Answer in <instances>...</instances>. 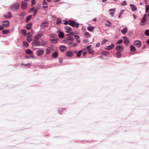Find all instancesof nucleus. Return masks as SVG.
<instances>
[{
    "label": "nucleus",
    "mask_w": 149,
    "mask_h": 149,
    "mask_svg": "<svg viewBox=\"0 0 149 149\" xmlns=\"http://www.w3.org/2000/svg\"><path fill=\"white\" fill-rule=\"evenodd\" d=\"M115 10L116 9L115 8L109 9V11L110 12V14L111 15L112 17L113 16Z\"/></svg>",
    "instance_id": "nucleus-22"
},
{
    "label": "nucleus",
    "mask_w": 149,
    "mask_h": 149,
    "mask_svg": "<svg viewBox=\"0 0 149 149\" xmlns=\"http://www.w3.org/2000/svg\"><path fill=\"white\" fill-rule=\"evenodd\" d=\"M65 30L66 33H70L72 31V29L70 27L66 26L65 27Z\"/></svg>",
    "instance_id": "nucleus-12"
},
{
    "label": "nucleus",
    "mask_w": 149,
    "mask_h": 149,
    "mask_svg": "<svg viewBox=\"0 0 149 149\" xmlns=\"http://www.w3.org/2000/svg\"><path fill=\"white\" fill-rule=\"evenodd\" d=\"M66 55L68 57H71L73 56V52L72 51H68L66 52Z\"/></svg>",
    "instance_id": "nucleus-11"
},
{
    "label": "nucleus",
    "mask_w": 149,
    "mask_h": 149,
    "mask_svg": "<svg viewBox=\"0 0 149 149\" xmlns=\"http://www.w3.org/2000/svg\"><path fill=\"white\" fill-rule=\"evenodd\" d=\"M116 54L117 58H120L121 56V54L120 52H117L116 53Z\"/></svg>",
    "instance_id": "nucleus-39"
},
{
    "label": "nucleus",
    "mask_w": 149,
    "mask_h": 149,
    "mask_svg": "<svg viewBox=\"0 0 149 149\" xmlns=\"http://www.w3.org/2000/svg\"><path fill=\"white\" fill-rule=\"evenodd\" d=\"M134 44L135 46H137V47H139L141 45V42L140 40H137L134 41Z\"/></svg>",
    "instance_id": "nucleus-7"
},
{
    "label": "nucleus",
    "mask_w": 149,
    "mask_h": 149,
    "mask_svg": "<svg viewBox=\"0 0 149 149\" xmlns=\"http://www.w3.org/2000/svg\"><path fill=\"white\" fill-rule=\"evenodd\" d=\"M149 10V6L148 5H147L146 6V12H147Z\"/></svg>",
    "instance_id": "nucleus-49"
},
{
    "label": "nucleus",
    "mask_w": 149,
    "mask_h": 149,
    "mask_svg": "<svg viewBox=\"0 0 149 149\" xmlns=\"http://www.w3.org/2000/svg\"><path fill=\"white\" fill-rule=\"evenodd\" d=\"M145 34L148 36H149V30H146L145 32Z\"/></svg>",
    "instance_id": "nucleus-43"
},
{
    "label": "nucleus",
    "mask_w": 149,
    "mask_h": 149,
    "mask_svg": "<svg viewBox=\"0 0 149 149\" xmlns=\"http://www.w3.org/2000/svg\"><path fill=\"white\" fill-rule=\"evenodd\" d=\"M130 6L132 8V9L133 11H136L137 10L136 7L134 5L131 4H130Z\"/></svg>",
    "instance_id": "nucleus-20"
},
{
    "label": "nucleus",
    "mask_w": 149,
    "mask_h": 149,
    "mask_svg": "<svg viewBox=\"0 0 149 149\" xmlns=\"http://www.w3.org/2000/svg\"><path fill=\"white\" fill-rule=\"evenodd\" d=\"M74 37L75 38L76 40V41L77 42L79 43L80 42V40H79L80 38V37L79 36L77 35H74Z\"/></svg>",
    "instance_id": "nucleus-30"
},
{
    "label": "nucleus",
    "mask_w": 149,
    "mask_h": 149,
    "mask_svg": "<svg viewBox=\"0 0 149 149\" xmlns=\"http://www.w3.org/2000/svg\"><path fill=\"white\" fill-rule=\"evenodd\" d=\"M68 24L72 27H75L76 28L78 27L79 25V23L72 20L68 21Z\"/></svg>",
    "instance_id": "nucleus-2"
},
{
    "label": "nucleus",
    "mask_w": 149,
    "mask_h": 149,
    "mask_svg": "<svg viewBox=\"0 0 149 149\" xmlns=\"http://www.w3.org/2000/svg\"><path fill=\"white\" fill-rule=\"evenodd\" d=\"M44 53V50L41 49H38L36 52V54L38 56H42Z\"/></svg>",
    "instance_id": "nucleus-4"
},
{
    "label": "nucleus",
    "mask_w": 149,
    "mask_h": 149,
    "mask_svg": "<svg viewBox=\"0 0 149 149\" xmlns=\"http://www.w3.org/2000/svg\"><path fill=\"white\" fill-rule=\"evenodd\" d=\"M42 4L44 5H45V6H43V8H47V7H48L47 3V1L45 0H43V1Z\"/></svg>",
    "instance_id": "nucleus-24"
},
{
    "label": "nucleus",
    "mask_w": 149,
    "mask_h": 149,
    "mask_svg": "<svg viewBox=\"0 0 149 149\" xmlns=\"http://www.w3.org/2000/svg\"><path fill=\"white\" fill-rule=\"evenodd\" d=\"M41 43L38 41L36 40H34L32 42V45L34 46H40Z\"/></svg>",
    "instance_id": "nucleus-6"
},
{
    "label": "nucleus",
    "mask_w": 149,
    "mask_h": 149,
    "mask_svg": "<svg viewBox=\"0 0 149 149\" xmlns=\"http://www.w3.org/2000/svg\"><path fill=\"white\" fill-rule=\"evenodd\" d=\"M146 42L148 44H149V39L147 40Z\"/></svg>",
    "instance_id": "nucleus-61"
},
{
    "label": "nucleus",
    "mask_w": 149,
    "mask_h": 149,
    "mask_svg": "<svg viewBox=\"0 0 149 149\" xmlns=\"http://www.w3.org/2000/svg\"><path fill=\"white\" fill-rule=\"evenodd\" d=\"M59 62L60 63H62L63 62V59L62 58H60L59 59Z\"/></svg>",
    "instance_id": "nucleus-53"
},
{
    "label": "nucleus",
    "mask_w": 149,
    "mask_h": 149,
    "mask_svg": "<svg viewBox=\"0 0 149 149\" xmlns=\"http://www.w3.org/2000/svg\"><path fill=\"white\" fill-rule=\"evenodd\" d=\"M21 64L22 65L25 66L26 67H28L29 66V65H30V64L29 63H28L27 64H24L22 63Z\"/></svg>",
    "instance_id": "nucleus-48"
},
{
    "label": "nucleus",
    "mask_w": 149,
    "mask_h": 149,
    "mask_svg": "<svg viewBox=\"0 0 149 149\" xmlns=\"http://www.w3.org/2000/svg\"><path fill=\"white\" fill-rule=\"evenodd\" d=\"M3 17L6 18H9L11 17V13L10 12L7 13L6 14L3 15Z\"/></svg>",
    "instance_id": "nucleus-19"
},
{
    "label": "nucleus",
    "mask_w": 149,
    "mask_h": 149,
    "mask_svg": "<svg viewBox=\"0 0 149 149\" xmlns=\"http://www.w3.org/2000/svg\"><path fill=\"white\" fill-rule=\"evenodd\" d=\"M32 17V15H30L28 16L26 19V22H28L31 19Z\"/></svg>",
    "instance_id": "nucleus-31"
},
{
    "label": "nucleus",
    "mask_w": 149,
    "mask_h": 149,
    "mask_svg": "<svg viewBox=\"0 0 149 149\" xmlns=\"http://www.w3.org/2000/svg\"><path fill=\"white\" fill-rule=\"evenodd\" d=\"M27 40L29 42H30L32 40V38L30 36H27Z\"/></svg>",
    "instance_id": "nucleus-37"
},
{
    "label": "nucleus",
    "mask_w": 149,
    "mask_h": 149,
    "mask_svg": "<svg viewBox=\"0 0 149 149\" xmlns=\"http://www.w3.org/2000/svg\"><path fill=\"white\" fill-rule=\"evenodd\" d=\"M40 46H44L47 44V42L43 40H42L40 42Z\"/></svg>",
    "instance_id": "nucleus-25"
},
{
    "label": "nucleus",
    "mask_w": 149,
    "mask_h": 149,
    "mask_svg": "<svg viewBox=\"0 0 149 149\" xmlns=\"http://www.w3.org/2000/svg\"><path fill=\"white\" fill-rule=\"evenodd\" d=\"M53 50V49L52 47H50L46 49V53L47 54H50L52 51Z\"/></svg>",
    "instance_id": "nucleus-9"
},
{
    "label": "nucleus",
    "mask_w": 149,
    "mask_h": 149,
    "mask_svg": "<svg viewBox=\"0 0 149 149\" xmlns=\"http://www.w3.org/2000/svg\"><path fill=\"white\" fill-rule=\"evenodd\" d=\"M146 14H144L143 16V17L142 18L141 21V23H140V25L141 26H143L145 25V23L144 22L146 20Z\"/></svg>",
    "instance_id": "nucleus-5"
},
{
    "label": "nucleus",
    "mask_w": 149,
    "mask_h": 149,
    "mask_svg": "<svg viewBox=\"0 0 149 149\" xmlns=\"http://www.w3.org/2000/svg\"><path fill=\"white\" fill-rule=\"evenodd\" d=\"M124 11H125L124 10H121V12L120 13L122 14L123 13V12Z\"/></svg>",
    "instance_id": "nucleus-64"
},
{
    "label": "nucleus",
    "mask_w": 149,
    "mask_h": 149,
    "mask_svg": "<svg viewBox=\"0 0 149 149\" xmlns=\"http://www.w3.org/2000/svg\"><path fill=\"white\" fill-rule=\"evenodd\" d=\"M68 24V21H65V22L64 23V24L65 25H67Z\"/></svg>",
    "instance_id": "nucleus-59"
},
{
    "label": "nucleus",
    "mask_w": 149,
    "mask_h": 149,
    "mask_svg": "<svg viewBox=\"0 0 149 149\" xmlns=\"http://www.w3.org/2000/svg\"><path fill=\"white\" fill-rule=\"evenodd\" d=\"M100 45V43L99 42H98V43H97L96 45V46L97 47H98Z\"/></svg>",
    "instance_id": "nucleus-58"
},
{
    "label": "nucleus",
    "mask_w": 149,
    "mask_h": 149,
    "mask_svg": "<svg viewBox=\"0 0 149 149\" xmlns=\"http://www.w3.org/2000/svg\"><path fill=\"white\" fill-rule=\"evenodd\" d=\"M59 50L62 52H63L66 50V47L64 45H61L59 47Z\"/></svg>",
    "instance_id": "nucleus-15"
},
{
    "label": "nucleus",
    "mask_w": 149,
    "mask_h": 149,
    "mask_svg": "<svg viewBox=\"0 0 149 149\" xmlns=\"http://www.w3.org/2000/svg\"><path fill=\"white\" fill-rule=\"evenodd\" d=\"M43 36L42 33H38L34 36V38L35 39L37 40L40 38L42 37Z\"/></svg>",
    "instance_id": "nucleus-17"
},
{
    "label": "nucleus",
    "mask_w": 149,
    "mask_h": 149,
    "mask_svg": "<svg viewBox=\"0 0 149 149\" xmlns=\"http://www.w3.org/2000/svg\"><path fill=\"white\" fill-rule=\"evenodd\" d=\"M122 13H120L119 14V15L118 17V18H120L121 17V15H122Z\"/></svg>",
    "instance_id": "nucleus-60"
},
{
    "label": "nucleus",
    "mask_w": 149,
    "mask_h": 149,
    "mask_svg": "<svg viewBox=\"0 0 149 149\" xmlns=\"http://www.w3.org/2000/svg\"><path fill=\"white\" fill-rule=\"evenodd\" d=\"M58 36L60 38H62L64 37L63 33L60 32L58 34Z\"/></svg>",
    "instance_id": "nucleus-33"
},
{
    "label": "nucleus",
    "mask_w": 149,
    "mask_h": 149,
    "mask_svg": "<svg viewBox=\"0 0 149 149\" xmlns=\"http://www.w3.org/2000/svg\"><path fill=\"white\" fill-rule=\"evenodd\" d=\"M23 46L26 47H28L29 46V45L27 42H23Z\"/></svg>",
    "instance_id": "nucleus-34"
},
{
    "label": "nucleus",
    "mask_w": 149,
    "mask_h": 149,
    "mask_svg": "<svg viewBox=\"0 0 149 149\" xmlns=\"http://www.w3.org/2000/svg\"><path fill=\"white\" fill-rule=\"evenodd\" d=\"M114 47V45L113 44H111V45L106 47L105 49H107L110 50L113 49Z\"/></svg>",
    "instance_id": "nucleus-21"
},
{
    "label": "nucleus",
    "mask_w": 149,
    "mask_h": 149,
    "mask_svg": "<svg viewBox=\"0 0 149 149\" xmlns=\"http://www.w3.org/2000/svg\"><path fill=\"white\" fill-rule=\"evenodd\" d=\"M58 55V53L57 52H55L52 54V56L54 58H56Z\"/></svg>",
    "instance_id": "nucleus-32"
},
{
    "label": "nucleus",
    "mask_w": 149,
    "mask_h": 149,
    "mask_svg": "<svg viewBox=\"0 0 149 149\" xmlns=\"http://www.w3.org/2000/svg\"><path fill=\"white\" fill-rule=\"evenodd\" d=\"M84 35L85 36L88 38H89L90 36V34L88 32H85L84 33Z\"/></svg>",
    "instance_id": "nucleus-38"
},
{
    "label": "nucleus",
    "mask_w": 149,
    "mask_h": 149,
    "mask_svg": "<svg viewBox=\"0 0 149 149\" xmlns=\"http://www.w3.org/2000/svg\"><path fill=\"white\" fill-rule=\"evenodd\" d=\"M83 52V50H81L77 53V57H79L81 55Z\"/></svg>",
    "instance_id": "nucleus-26"
},
{
    "label": "nucleus",
    "mask_w": 149,
    "mask_h": 149,
    "mask_svg": "<svg viewBox=\"0 0 149 149\" xmlns=\"http://www.w3.org/2000/svg\"><path fill=\"white\" fill-rule=\"evenodd\" d=\"M36 0H31V6H33L36 4Z\"/></svg>",
    "instance_id": "nucleus-45"
},
{
    "label": "nucleus",
    "mask_w": 149,
    "mask_h": 149,
    "mask_svg": "<svg viewBox=\"0 0 149 149\" xmlns=\"http://www.w3.org/2000/svg\"><path fill=\"white\" fill-rule=\"evenodd\" d=\"M27 3L25 1H22L21 5V7L22 10L26 9L27 7Z\"/></svg>",
    "instance_id": "nucleus-3"
},
{
    "label": "nucleus",
    "mask_w": 149,
    "mask_h": 149,
    "mask_svg": "<svg viewBox=\"0 0 149 149\" xmlns=\"http://www.w3.org/2000/svg\"><path fill=\"white\" fill-rule=\"evenodd\" d=\"M9 31L7 30H4L2 31V33L3 34H5L9 33Z\"/></svg>",
    "instance_id": "nucleus-35"
},
{
    "label": "nucleus",
    "mask_w": 149,
    "mask_h": 149,
    "mask_svg": "<svg viewBox=\"0 0 149 149\" xmlns=\"http://www.w3.org/2000/svg\"><path fill=\"white\" fill-rule=\"evenodd\" d=\"M19 6V4L17 3H16L11 5L10 6V9L13 11H15L18 9Z\"/></svg>",
    "instance_id": "nucleus-1"
},
{
    "label": "nucleus",
    "mask_w": 149,
    "mask_h": 149,
    "mask_svg": "<svg viewBox=\"0 0 149 149\" xmlns=\"http://www.w3.org/2000/svg\"><path fill=\"white\" fill-rule=\"evenodd\" d=\"M35 9L34 8V7L32 8L30 10L29 12H31L32 11H34V10H35Z\"/></svg>",
    "instance_id": "nucleus-55"
},
{
    "label": "nucleus",
    "mask_w": 149,
    "mask_h": 149,
    "mask_svg": "<svg viewBox=\"0 0 149 149\" xmlns=\"http://www.w3.org/2000/svg\"><path fill=\"white\" fill-rule=\"evenodd\" d=\"M87 29L90 31H93L94 29V28L93 27H91L90 26Z\"/></svg>",
    "instance_id": "nucleus-29"
},
{
    "label": "nucleus",
    "mask_w": 149,
    "mask_h": 149,
    "mask_svg": "<svg viewBox=\"0 0 149 149\" xmlns=\"http://www.w3.org/2000/svg\"><path fill=\"white\" fill-rule=\"evenodd\" d=\"M67 39L71 41H73L74 40L73 38L71 36H69V37H68L67 38Z\"/></svg>",
    "instance_id": "nucleus-42"
},
{
    "label": "nucleus",
    "mask_w": 149,
    "mask_h": 149,
    "mask_svg": "<svg viewBox=\"0 0 149 149\" xmlns=\"http://www.w3.org/2000/svg\"><path fill=\"white\" fill-rule=\"evenodd\" d=\"M32 26V24L31 23H29L26 25V28L27 30H30Z\"/></svg>",
    "instance_id": "nucleus-23"
},
{
    "label": "nucleus",
    "mask_w": 149,
    "mask_h": 149,
    "mask_svg": "<svg viewBox=\"0 0 149 149\" xmlns=\"http://www.w3.org/2000/svg\"><path fill=\"white\" fill-rule=\"evenodd\" d=\"M130 50L132 52H135L136 51V49L135 47L133 45H132L130 46Z\"/></svg>",
    "instance_id": "nucleus-28"
},
{
    "label": "nucleus",
    "mask_w": 149,
    "mask_h": 149,
    "mask_svg": "<svg viewBox=\"0 0 149 149\" xmlns=\"http://www.w3.org/2000/svg\"><path fill=\"white\" fill-rule=\"evenodd\" d=\"M26 54H32L33 53L32 52L30 49H28L26 50Z\"/></svg>",
    "instance_id": "nucleus-36"
},
{
    "label": "nucleus",
    "mask_w": 149,
    "mask_h": 149,
    "mask_svg": "<svg viewBox=\"0 0 149 149\" xmlns=\"http://www.w3.org/2000/svg\"><path fill=\"white\" fill-rule=\"evenodd\" d=\"M123 42L122 40H119L116 43L117 44H119L122 43Z\"/></svg>",
    "instance_id": "nucleus-50"
},
{
    "label": "nucleus",
    "mask_w": 149,
    "mask_h": 149,
    "mask_svg": "<svg viewBox=\"0 0 149 149\" xmlns=\"http://www.w3.org/2000/svg\"><path fill=\"white\" fill-rule=\"evenodd\" d=\"M68 45L69 47L72 48L77 46L78 44L77 43L69 42L68 43Z\"/></svg>",
    "instance_id": "nucleus-10"
},
{
    "label": "nucleus",
    "mask_w": 149,
    "mask_h": 149,
    "mask_svg": "<svg viewBox=\"0 0 149 149\" xmlns=\"http://www.w3.org/2000/svg\"><path fill=\"white\" fill-rule=\"evenodd\" d=\"M21 32L24 36H25L26 34V31L25 30L22 29Z\"/></svg>",
    "instance_id": "nucleus-41"
},
{
    "label": "nucleus",
    "mask_w": 149,
    "mask_h": 149,
    "mask_svg": "<svg viewBox=\"0 0 149 149\" xmlns=\"http://www.w3.org/2000/svg\"><path fill=\"white\" fill-rule=\"evenodd\" d=\"M37 8H36L35 9V10H34V13H35V14H36L37 13Z\"/></svg>",
    "instance_id": "nucleus-54"
},
{
    "label": "nucleus",
    "mask_w": 149,
    "mask_h": 149,
    "mask_svg": "<svg viewBox=\"0 0 149 149\" xmlns=\"http://www.w3.org/2000/svg\"><path fill=\"white\" fill-rule=\"evenodd\" d=\"M127 31V29L126 27H125L122 31L121 32L123 34H125Z\"/></svg>",
    "instance_id": "nucleus-27"
},
{
    "label": "nucleus",
    "mask_w": 149,
    "mask_h": 149,
    "mask_svg": "<svg viewBox=\"0 0 149 149\" xmlns=\"http://www.w3.org/2000/svg\"><path fill=\"white\" fill-rule=\"evenodd\" d=\"M91 45L88 46L86 47V48L90 54L92 53L93 52V50L91 47Z\"/></svg>",
    "instance_id": "nucleus-14"
},
{
    "label": "nucleus",
    "mask_w": 149,
    "mask_h": 149,
    "mask_svg": "<svg viewBox=\"0 0 149 149\" xmlns=\"http://www.w3.org/2000/svg\"><path fill=\"white\" fill-rule=\"evenodd\" d=\"M102 54L105 55H110V53L108 52H103L102 53Z\"/></svg>",
    "instance_id": "nucleus-40"
},
{
    "label": "nucleus",
    "mask_w": 149,
    "mask_h": 149,
    "mask_svg": "<svg viewBox=\"0 0 149 149\" xmlns=\"http://www.w3.org/2000/svg\"><path fill=\"white\" fill-rule=\"evenodd\" d=\"M74 33L73 32H71L69 34H67V36L71 37L72 36H73L74 35Z\"/></svg>",
    "instance_id": "nucleus-44"
},
{
    "label": "nucleus",
    "mask_w": 149,
    "mask_h": 149,
    "mask_svg": "<svg viewBox=\"0 0 149 149\" xmlns=\"http://www.w3.org/2000/svg\"><path fill=\"white\" fill-rule=\"evenodd\" d=\"M122 6H126L127 5V3L126 1H124L122 3Z\"/></svg>",
    "instance_id": "nucleus-51"
},
{
    "label": "nucleus",
    "mask_w": 149,
    "mask_h": 149,
    "mask_svg": "<svg viewBox=\"0 0 149 149\" xmlns=\"http://www.w3.org/2000/svg\"><path fill=\"white\" fill-rule=\"evenodd\" d=\"M123 38L124 39V44H127H127L129 43L128 38L126 37H123Z\"/></svg>",
    "instance_id": "nucleus-18"
},
{
    "label": "nucleus",
    "mask_w": 149,
    "mask_h": 149,
    "mask_svg": "<svg viewBox=\"0 0 149 149\" xmlns=\"http://www.w3.org/2000/svg\"><path fill=\"white\" fill-rule=\"evenodd\" d=\"M87 54V52H84L83 53V56H85L86 55V54Z\"/></svg>",
    "instance_id": "nucleus-56"
},
{
    "label": "nucleus",
    "mask_w": 149,
    "mask_h": 149,
    "mask_svg": "<svg viewBox=\"0 0 149 149\" xmlns=\"http://www.w3.org/2000/svg\"><path fill=\"white\" fill-rule=\"evenodd\" d=\"M48 24V22L47 21H45L42 22L41 23V26L43 28H45L48 27V26L47 24Z\"/></svg>",
    "instance_id": "nucleus-16"
},
{
    "label": "nucleus",
    "mask_w": 149,
    "mask_h": 149,
    "mask_svg": "<svg viewBox=\"0 0 149 149\" xmlns=\"http://www.w3.org/2000/svg\"><path fill=\"white\" fill-rule=\"evenodd\" d=\"M89 42V40L88 39H85L83 40V42L87 44Z\"/></svg>",
    "instance_id": "nucleus-46"
},
{
    "label": "nucleus",
    "mask_w": 149,
    "mask_h": 149,
    "mask_svg": "<svg viewBox=\"0 0 149 149\" xmlns=\"http://www.w3.org/2000/svg\"><path fill=\"white\" fill-rule=\"evenodd\" d=\"M133 17H134V19H136V16L135 15L133 14Z\"/></svg>",
    "instance_id": "nucleus-63"
},
{
    "label": "nucleus",
    "mask_w": 149,
    "mask_h": 149,
    "mask_svg": "<svg viewBox=\"0 0 149 149\" xmlns=\"http://www.w3.org/2000/svg\"><path fill=\"white\" fill-rule=\"evenodd\" d=\"M116 49L117 51L122 52L124 48L123 46L121 45H119L116 46Z\"/></svg>",
    "instance_id": "nucleus-13"
},
{
    "label": "nucleus",
    "mask_w": 149,
    "mask_h": 149,
    "mask_svg": "<svg viewBox=\"0 0 149 149\" xmlns=\"http://www.w3.org/2000/svg\"><path fill=\"white\" fill-rule=\"evenodd\" d=\"M60 1V0H54V1L55 2H58Z\"/></svg>",
    "instance_id": "nucleus-62"
},
{
    "label": "nucleus",
    "mask_w": 149,
    "mask_h": 149,
    "mask_svg": "<svg viewBox=\"0 0 149 149\" xmlns=\"http://www.w3.org/2000/svg\"><path fill=\"white\" fill-rule=\"evenodd\" d=\"M108 41L107 40H104L103 42L102 43V45H104L106 42H107Z\"/></svg>",
    "instance_id": "nucleus-52"
},
{
    "label": "nucleus",
    "mask_w": 149,
    "mask_h": 149,
    "mask_svg": "<svg viewBox=\"0 0 149 149\" xmlns=\"http://www.w3.org/2000/svg\"><path fill=\"white\" fill-rule=\"evenodd\" d=\"M3 29V26L0 25V30H1Z\"/></svg>",
    "instance_id": "nucleus-57"
},
{
    "label": "nucleus",
    "mask_w": 149,
    "mask_h": 149,
    "mask_svg": "<svg viewBox=\"0 0 149 149\" xmlns=\"http://www.w3.org/2000/svg\"><path fill=\"white\" fill-rule=\"evenodd\" d=\"M2 25L3 26L6 27H8L10 25V22L8 21H5L2 22Z\"/></svg>",
    "instance_id": "nucleus-8"
},
{
    "label": "nucleus",
    "mask_w": 149,
    "mask_h": 149,
    "mask_svg": "<svg viewBox=\"0 0 149 149\" xmlns=\"http://www.w3.org/2000/svg\"><path fill=\"white\" fill-rule=\"evenodd\" d=\"M61 20L60 19H58L57 20L56 23L57 24H60V23H61Z\"/></svg>",
    "instance_id": "nucleus-47"
}]
</instances>
